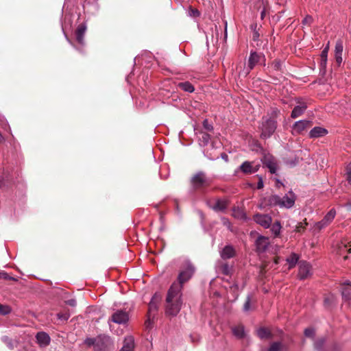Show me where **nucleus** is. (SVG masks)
<instances>
[{"label": "nucleus", "mask_w": 351, "mask_h": 351, "mask_svg": "<svg viewBox=\"0 0 351 351\" xmlns=\"http://www.w3.org/2000/svg\"><path fill=\"white\" fill-rule=\"evenodd\" d=\"M182 295V286L173 283L166 298L165 311L167 315L175 316L180 312L183 304Z\"/></svg>", "instance_id": "f257e3e1"}, {"label": "nucleus", "mask_w": 351, "mask_h": 351, "mask_svg": "<svg viewBox=\"0 0 351 351\" xmlns=\"http://www.w3.org/2000/svg\"><path fill=\"white\" fill-rule=\"evenodd\" d=\"M295 202V194L289 191L282 197L278 195H271L268 199V202L270 206H278L280 208H290L293 206Z\"/></svg>", "instance_id": "f03ea898"}, {"label": "nucleus", "mask_w": 351, "mask_h": 351, "mask_svg": "<svg viewBox=\"0 0 351 351\" xmlns=\"http://www.w3.org/2000/svg\"><path fill=\"white\" fill-rule=\"evenodd\" d=\"M276 129V121L274 119H265L262 123V132L261 136L267 138L274 132Z\"/></svg>", "instance_id": "7ed1b4c3"}, {"label": "nucleus", "mask_w": 351, "mask_h": 351, "mask_svg": "<svg viewBox=\"0 0 351 351\" xmlns=\"http://www.w3.org/2000/svg\"><path fill=\"white\" fill-rule=\"evenodd\" d=\"M336 216V210L335 208L330 209L324 216L322 220L314 224L315 230L319 231L325 227L328 226L335 219Z\"/></svg>", "instance_id": "20e7f679"}, {"label": "nucleus", "mask_w": 351, "mask_h": 351, "mask_svg": "<svg viewBox=\"0 0 351 351\" xmlns=\"http://www.w3.org/2000/svg\"><path fill=\"white\" fill-rule=\"evenodd\" d=\"M333 251L340 256H343L346 252L351 253V244L346 241H339L333 245Z\"/></svg>", "instance_id": "39448f33"}, {"label": "nucleus", "mask_w": 351, "mask_h": 351, "mask_svg": "<svg viewBox=\"0 0 351 351\" xmlns=\"http://www.w3.org/2000/svg\"><path fill=\"white\" fill-rule=\"evenodd\" d=\"M111 321L118 324H125L129 321V314L123 310H117L111 316Z\"/></svg>", "instance_id": "423d86ee"}, {"label": "nucleus", "mask_w": 351, "mask_h": 351, "mask_svg": "<svg viewBox=\"0 0 351 351\" xmlns=\"http://www.w3.org/2000/svg\"><path fill=\"white\" fill-rule=\"evenodd\" d=\"M194 271L193 267L191 264H188L186 268L180 272L177 283L182 287V285L192 277Z\"/></svg>", "instance_id": "0eeeda50"}, {"label": "nucleus", "mask_w": 351, "mask_h": 351, "mask_svg": "<svg viewBox=\"0 0 351 351\" xmlns=\"http://www.w3.org/2000/svg\"><path fill=\"white\" fill-rule=\"evenodd\" d=\"M254 220L263 228H268L271 226L272 218L269 215L256 214L254 216Z\"/></svg>", "instance_id": "6e6552de"}, {"label": "nucleus", "mask_w": 351, "mask_h": 351, "mask_svg": "<svg viewBox=\"0 0 351 351\" xmlns=\"http://www.w3.org/2000/svg\"><path fill=\"white\" fill-rule=\"evenodd\" d=\"M311 275V266L309 263L302 261L299 264L298 276L300 279H305Z\"/></svg>", "instance_id": "1a4fd4ad"}, {"label": "nucleus", "mask_w": 351, "mask_h": 351, "mask_svg": "<svg viewBox=\"0 0 351 351\" xmlns=\"http://www.w3.org/2000/svg\"><path fill=\"white\" fill-rule=\"evenodd\" d=\"M263 163L269 169L271 173H275L277 170V164L274 158L271 155H265L263 158Z\"/></svg>", "instance_id": "9d476101"}, {"label": "nucleus", "mask_w": 351, "mask_h": 351, "mask_svg": "<svg viewBox=\"0 0 351 351\" xmlns=\"http://www.w3.org/2000/svg\"><path fill=\"white\" fill-rule=\"evenodd\" d=\"M298 105L295 106L291 112V117L295 119L302 115L307 108L306 103L301 99H298Z\"/></svg>", "instance_id": "9b49d317"}, {"label": "nucleus", "mask_w": 351, "mask_h": 351, "mask_svg": "<svg viewBox=\"0 0 351 351\" xmlns=\"http://www.w3.org/2000/svg\"><path fill=\"white\" fill-rule=\"evenodd\" d=\"M311 125V122L306 120H300L295 123L293 127V134H298L307 129Z\"/></svg>", "instance_id": "f8f14e48"}, {"label": "nucleus", "mask_w": 351, "mask_h": 351, "mask_svg": "<svg viewBox=\"0 0 351 351\" xmlns=\"http://www.w3.org/2000/svg\"><path fill=\"white\" fill-rule=\"evenodd\" d=\"M259 165L253 166V162L245 161L240 166V170L245 174H250L258 171Z\"/></svg>", "instance_id": "ddd939ff"}, {"label": "nucleus", "mask_w": 351, "mask_h": 351, "mask_svg": "<svg viewBox=\"0 0 351 351\" xmlns=\"http://www.w3.org/2000/svg\"><path fill=\"white\" fill-rule=\"evenodd\" d=\"M269 239L265 237L260 236L256 241V250L258 252H264L269 245Z\"/></svg>", "instance_id": "4468645a"}, {"label": "nucleus", "mask_w": 351, "mask_h": 351, "mask_svg": "<svg viewBox=\"0 0 351 351\" xmlns=\"http://www.w3.org/2000/svg\"><path fill=\"white\" fill-rule=\"evenodd\" d=\"M134 348V339L132 336L125 338L123 346L120 351H133Z\"/></svg>", "instance_id": "2eb2a0df"}, {"label": "nucleus", "mask_w": 351, "mask_h": 351, "mask_svg": "<svg viewBox=\"0 0 351 351\" xmlns=\"http://www.w3.org/2000/svg\"><path fill=\"white\" fill-rule=\"evenodd\" d=\"M328 131L322 127H315L309 132L310 138L322 137L327 134Z\"/></svg>", "instance_id": "dca6fc26"}, {"label": "nucleus", "mask_w": 351, "mask_h": 351, "mask_svg": "<svg viewBox=\"0 0 351 351\" xmlns=\"http://www.w3.org/2000/svg\"><path fill=\"white\" fill-rule=\"evenodd\" d=\"M36 339L38 343L42 346H47L50 342L49 336L44 332H38L36 335Z\"/></svg>", "instance_id": "f3484780"}, {"label": "nucleus", "mask_w": 351, "mask_h": 351, "mask_svg": "<svg viewBox=\"0 0 351 351\" xmlns=\"http://www.w3.org/2000/svg\"><path fill=\"white\" fill-rule=\"evenodd\" d=\"M343 43L341 41H338L335 45V59L338 64L342 62V52H343Z\"/></svg>", "instance_id": "a211bd4d"}, {"label": "nucleus", "mask_w": 351, "mask_h": 351, "mask_svg": "<svg viewBox=\"0 0 351 351\" xmlns=\"http://www.w3.org/2000/svg\"><path fill=\"white\" fill-rule=\"evenodd\" d=\"M342 296L346 301L351 302V282L343 285Z\"/></svg>", "instance_id": "6ab92c4d"}, {"label": "nucleus", "mask_w": 351, "mask_h": 351, "mask_svg": "<svg viewBox=\"0 0 351 351\" xmlns=\"http://www.w3.org/2000/svg\"><path fill=\"white\" fill-rule=\"evenodd\" d=\"M86 31V26L85 24L80 25L76 29V39L80 43H83L84 36Z\"/></svg>", "instance_id": "aec40b11"}, {"label": "nucleus", "mask_w": 351, "mask_h": 351, "mask_svg": "<svg viewBox=\"0 0 351 351\" xmlns=\"http://www.w3.org/2000/svg\"><path fill=\"white\" fill-rule=\"evenodd\" d=\"M234 249L232 246L228 245L223 249L221 252V256L223 259L230 258L234 256Z\"/></svg>", "instance_id": "412c9836"}, {"label": "nucleus", "mask_w": 351, "mask_h": 351, "mask_svg": "<svg viewBox=\"0 0 351 351\" xmlns=\"http://www.w3.org/2000/svg\"><path fill=\"white\" fill-rule=\"evenodd\" d=\"M263 56L256 52H252L249 58V67L252 69L260 61Z\"/></svg>", "instance_id": "4be33fe9"}, {"label": "nucleus", "mask_w": 351, "mask_h": 351, "mask_svg": "<svg viewBox=\"0 0 351 351\" xmlns=\"http://www.w3.org/2000/svg\"><path fill=\"white\" fill-rule=\"evenodd\" d=\"M227 206L228 202L226 200L218 199L213 206V208L215 211H223L226 209Z\"/></svg>", "instance_id": "5701e85b"}, {"label": "nucleus", "mask_w": 351, "mask_h": 351, "mask_svg": "<svg viewBox=\"0 0 351 351\" xmlns=\"http://www.w3.org/2000/svg\"><path fill=\"white\" fill-rule=\"evenodd\" d=\"M299 260V255L295 253H292L288 258H287L286 261L289 265V269H291L295 266Z\"/></svg>", "instance_id": "b1692460"}, {"label": "nucleus", "mask_w": 351, "mask_h": 351, "mask_svg": "<svg viewBox=\"0 0 351 351\" xmlns=\"http://www.w3.org/2000/svg\"><path fill=\"white\" fill-rule=\"evenodd\" d=\"M257 335L261 339H269L272 337L271 331L265 328H261L257 330Z\"/></svg>", "instance_id": "393cba45"}, {"label": "nucleus", "mask_w": 351, "mask_h": 351, "mask_svg": "<svg viewBox=\"0 0 351 351\" xmlns=\"http://www.w3.org/2000/svg\"><path fill=\"white\" fill-rule=\"evenodd\" d=\"M178 86L185 92L193 93L195 90L194 86L189 82H180Z\"/></svg>", "instance_id": "a878e982"}, {"label": "nucleus", "mask_w": 351, "mask_h": 351, "mask_svg": "<svg viewBox=\"0 0 351 351\" xmlns=\"http://www.w3.org/2000/svg\"><path fill=\"white\" fill-rule=\"evenodd\" d=\"M282 226L279 221L274 222L271 227V231L275 237H278L280 233Z\"/></svg>", "instance_id": "bb28decb"}, {"label": "nucleus", "mask_w": 351, "mask_h": 351, "mask_svg": "<svg viewBox=\"0 0 351 351\" xmlns=\"http://www.w3.org/2000/svg\"><path fill=\"white\" fill-rule=\"evenodd\" d=\"M159 300H160V298L156 294H155L153 296V298H152V300H151V302H150V303L149 304V313H151L152 311H156V309H157V303H158Z\"/></svg>", "instance_id": "cd10ccee"}, {"label": "nucleus", "mask_w": 351, "mask_h": 351, "mask_svg": "<svg viewBox=\"0 0 351 351\" xmlns=\"http://www.w3.org/2000/svg\"><path fill=\"white\" fill-rule=\"evenodd\" d=\"M205 182V176L202 173H197L193 178V182L195 185H201Z\"/></svg>", "instance_id": "c85d7f7f"}, {"label": "nucleus", "mask_w": 351, "mask_h": 351, "mask_svg": "<svg viewBox=\"0 0 351 351\" xmlns=\"http://www.w3.org/2000/svg\"><path fill=\"white\" fill-rule=\"evenodd\" d=\"M232 332L236 337L241 338L244 335V328L243 326H235L232 328Z\"/></svg>", "instance_id": "c756f323"}, {"label": "nucleus", "mask_w": 351, "mask_h": 351, "mask_svg": "<svg viewBox=\"0 0 351 351\" xmlns=\"http://www.w3.org/2000/svg\"><path fill=\"white\" fill-rule=\"evenodd\" d=\"M232 215L234 217L241 219L246 218V215L243 210L239 208H235L233 210Z\"/></svg>", "instance_id": "7c9ffc66"}, {"label": "nucleus", "mask_w": 351, "mask_h": 351, "mask_svg": "<svg viewBox=\"0 0 351 351\" xmlns=\"http://www.w3.org/2000/svg\"><path fill=\"white\" fill-rule=\"evenodd\" d=\"M308 223L306 222V219H305L303 222H300L297 224L295 231L297 232H302L306 229Z\"/></svg>", "instance_id": "2f4dec72"}, {"label": "nucleus", "mask_w": 351, "mask_h": 351, "mask_svg": "<svg viewBox=\"0 0 351 351\" xmlns=\"http://www.w3.org/2000/svg\"><path fill=\"white\" fill-rule=\"evenodd\" d=\"M329 49V43L326 45V47L324 49L321 54L322 58V64L326 65L327 62V55Z\"/></svg>", "instance_id": "473e14b6"}, {"label": "nucleus", "mask_w": 351, "mask_h": 351, "mask_svg": "<svg viewBox=\"0 0 351 351\" xmlns=\"http://www.w3.org/2000/svg\"><path fill=\"white\" fill-rule=\"evenodd\" d=\"M11 312V308L8 305L0 304V314L5 315Z\"/></svg>", "instance_id": "72a5a7b5"}, {"label": "nucleus", "mask_w": 351, "mask_h": 351, "mask_svg": "<svg viewBox=\"0 0 351 351\" xmlns=\"http://www.w3.org/2000/svg\"><path fill=\"white\" fill-rule=\"evenodd\" d=\"M281 348L280 343H274L267 351H280Z\"/></svg>", "instance_id": "f704fd0d"}, {"label": "nucleus", "mask_w": 351, "mask_h": 351, "mask_svg": "<svg viewBox=\"0 0 351 351\" xmlns=\"http://www.w3.org/2000/svg\"><path fill=\"white\" fill-rule=\"evenodd\" d=\"M189 15L191 16H199V12L197 9L192 8L191 7L189 8Z\"/></svg>", "instance_id": "c9c22d12"}, {"label": "nucleus", "mask_w": 351, "mask_h": 351, "mask_svg": "<svg viewBox=\"0 0 351 351\" xmlns=\"http://www.w3.org/2000/svg\"><path fill=\"white\" fill-rule=\"evenodd\" d=\"M69 317L70 314L68 313L58 314V319H62L64 321H66L69 318Z\"/></svg>", "instance_id": "e433bc0d"}, {"label": "nucleus", "mask_w": 351, "mask_h": 351, "mask_svg": "<svg viewBox=\"0 0 351 351\" xmlns=\"http://www.w3.org/2000/svg\"><path fill=\"white\" fill-rule=\"evenodd\" d=\"M315 331L313 328H306L304 330V335L307 337H311L314 335Z\"/></svg>", "instance_id": "4c0bfd02"}, {"label": "nucleus", "mask_w": 351, "mask_h": 351, "mask_svg": "<svg viewBox=\"0 0 351 351\" xmlns=\"http://www.w3.org/2000/svg\"><path fill=\"white\" fill-rule=\"evenodd\" d=\"M313 19L311 16L307 15L303 20V24L305 25H311L313 22Z\"/></svg>", "instance_id": "58836bf2"}, {"label": "nucleus", "mask_w": 351, "mask_h": 351, "mask_svg": "<svg viewBox=\"0 0 351 351\" xmlns=\"http://www.w3.org/2000/svg\"><path fill=\"white\" fill-rule=\"evenodd\" d=\"M346 176L347 179L351 181V162H350L346 167Z\"/></svg>", "instance_id": "ea45409f"}, {"label": "nucleus", "mask_w": 351, "mask_h": 351, "mask_svg": "<svg viewBox=\"0 0 351 351\" xmlns=\"http://www.w3.org/2000/svg\"><path fill=\"white\" fill-rule=\"evenodd\" d=\"M221 271H222L223 274H224L226 275H228L230 271V268L229 267V266L228 265H223L221 267Z\"/></svg>", "instance_id": "a19ab883"}, {"label": "nucleus", "mask_w": 351, "mask_h": 351, "mask_svg": "<svg viewBox=\"0 0 351 351\" xmlns=\"http://www.w3.org/2000/svg\"><path fill=\"white\" fill-rule=\"evenodd\" d=\"M96 341V339H93V338H87L86 340H85V343L86 345H88V346H95V343Z\"/></svg>", "instance_id": "79ce46f5"}, {"label": "nucleus", "mask_w": 351, "mask_h": 351, "mask_svg": "<svg viewBox=\"0 0 351 351\" xmlns=\"http://www.w3.org/2000/svg\"><path fill=\"white\" fill-rule=\"evenodd\" d=\"M258 184H257V189H261L264 186L263 181V179H262L261 176H258Z\"/></svg>", "instance_id": "37998d69"}, {"label": "nucleus", "mask_w": 351, "mask_h": 351, "mask_svg": "<svg viewBox=\"0 0 351 351\" xmlns=\"http://www.w3.org/2000/svg\"><path fill=\"white\" fill-rule=\"evenodd\" d=\"M250 299L248 298L246 302L244 304V310L248 311L250 308Z\"/></svg>", "instance_id": "c03bdc74"}, {"label": "nucleus", "mask_w": 351, "mask_h": 351, "mask_svg": "<svg viewBox=\"0 0 351 351\" xmlns=\"http://www.w3.org/2000/svg\"><path fill=\"white\" fill-rule=\"evenodd\" d=\"M66 303L70 305V306H75L76 305V301L75 300H69L66 302Z\"/></svg>", "instance_id": "a18cd8bd"}, {"label": "nucleus", "mask_w": 351, "mask_h": 351, "mask_svg": "<svg viewBox=\"0 0 351 351\" xmlns=\"http://www.w3.org/2000/svg\"><path fill=\"white\" fill-rule=\"evenodd\" d=\"M204 126L206 129L208 130H210L212 129V126L208 124V122L206 120L204 121Z\"/></svg>", "instance_id": "49530a36"}, {"label": "nucleus", "mask_w": 351, "mask_h": 351, "mask_svg": "<svg viewBox=\"0 0 351 351\" xmlns=\"http://www.w3.org/2000/svg\"><path fill=\"white\" fill-rule=\"evenodd\" d=\"M281 185H282V184L280 182V180H276V186L280 187Z\"/></svg>", "instance_id": "de8ad7c7"}, {"label": "nucleus", "mask_w": 351, "mask_h": 351, "mask_svg": "<svg viewBox=\"0 0 351 351\" xmlns=\"http://www.w3.org/2000/svg\"><path fill=\"white\" fill-rule=\"evenodd\" d=\"M274 263H275V264H278V263H279V257L275 258Z\"/></svg>", "instance_id": "09e8293b"}, {"label": "nucleus", "mask_w": 351, "mask_h": 351, "mask_svg": "<svg viewBox=\"0 0 351 351\" xmlns=\"http://www.w3.org/2000/svg\"><path fill=\"white\" fill-rule=\"evenodd\" d=\"M208 137H209V136H208V134H204V135L203 136V138H204L206 141H208Z\"/></svg>", "instance_id": "8fccbe9b"}, {"label": "nucleus", "mask_w": 351, "mask_h": 351, "mask_svg": "<svg viewBox=\"0 0 351 351\" xmlns=\"http://www.w3.org/2000/svg\"><path fill=\"white\" fill-rule=\"evenodd\" d=\"M3 139V137L1 135V134L0 133V143L2 142Z\"/></svg>", "instance_id": "3c124183"}, {"label": "nucleus", "mask_w": 351, "mask_h": 351, "mask_svg": "<svg viewBox=\"0 0 351 351\" xmlns=\"http://www.w3.org/2000/svg\"><path fill=\"white\" fill-rule=\"evenodd\" d=\"M264 14H265V12L263 11L262 13H261V17L262 19L264 17Z\"/></svg>", "instance_id": "603ef678"}, {"label": "nucleus", "mask_w": 351, "mask_h": 351, "mask_svg": "<svg viewBox=\"0 0 351 351\" xmlns=\"http://www.w3.org/2000/svg\"><path fill=\"white\" fill-rule=\"evenodd\" d=\"M344 259H346L347 258V256H343Z\"/></svg>", "instance_id": "864d4df0"}]
</instances>
